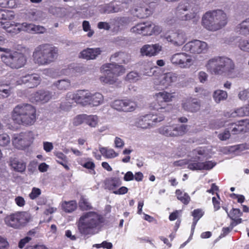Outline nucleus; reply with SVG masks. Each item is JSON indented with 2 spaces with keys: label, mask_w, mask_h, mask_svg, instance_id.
Returning <instances> with one entry per match:
<instances>
[{
  "label": "nucleus",
  "mask_w": 249,
  "mask_h": 249,
  "mask_svg": "<svg viewBox=\"0 0 249 249\" xmlns=\"http://www.w3.org/2000/svg\"><path fill=\"white\" fill-rule=\"evenodd\" d=\"M105 221V218L102 215L94 212H86L79 219L78 230L83 235H94L101 231Z\"/></svg>",
  "instance_id": "1"
},
{
  "label": "nucleus",
  "mask_w": 249,
  "mask_h": 249,
  "mask_svg": "<svg viewBox=\"0 0 249 249\" xmlns=\"http://www.w3.org/2000/svg\"><path fill=\"white\" fill-rule=\"evenodd\" d=\"M11 118L15 124L24 126L32 125L37 119L36 108L29 104L18 105L13 110Z\"/></svg>",
  "instance_id": "2"
},
{
  "label": "nucleus",
  "mask_w": 249,
  "mask_h": 249,
  "mask_svg": "<svg viewBox=\"0 0 249 249\" xmlns=\"http://www.w3.org/2000/svg\"><path fill=\"white\" fill-rule=\"evenodd\" d=\"M58 49L49 44L37 46L33 53L34 62L39 66H46L53 62L57 57Z\"/></svg>",
  "instance_id": "3"
},
{
  "label": "nucleus",
  "mask_w": 249,
  "mask_h": 249,
  "mask_svg": "<svg viewBox=\"0 0 249 249\" xmlns=\"http://www.w3.org/2000/svg\"><path fill=\"white\" fill-rule=\"evenodd\" d=\"M227 23V15L221 10L208 11L202 17V25L210 31H218L224 27Z\"/></svg>",
  "instance_id": "4"
},
{
  "label": "nucleus",
  "mask_w": 249,
  "mask_h": 249,
  "mask_svg": "<svg viewBox=\"0 0 249 249\" xmlns=\"http://www.w3.org/2000/svg\"><path fill=\"white\" fill-rule=\"evenodd\" d=\"M205 67L211 73H226L230 76L234 69V64L232 60L227 57L217 56L210 59Z\"/></svg>",
  "instance_id": "5"
},
{
  "label": "nucleus",
  "mask_w": 249,
  "mask_h": 249,
  "mask_svg": "<svg viewBox=\"0 0 249 249\" xmlns=\"http://www.w3.org/2000/svg\"><path fill=\"white\" fill-rule=\"evenodd\" d=\"M0 51L3 52L1 55L2 61L11 69H20L27 62L26 56L20 51L4 48H0Z\"/></svg>",
  "instance_id": "6"
},
{
  "label": "nucleus",
  "mask_w": 249,
  "mask_h": 249,
  "mask_svg": "<svg viewBox=\"0 0 249 249\" xmlns=\"http://www.w3.org/2000/svg\"><path fill=\"white\" fill-rule=\"evenodd\" d=\"M125 68L116 63H107L101 68L102 75L100 80L105 84H113L117 80V77L125 72Z\"/></svg>",
  "instance_id": "7"
},
{
  "label": "nucleus",
  "mask_w": 249,
  "mask_h": 249,
  "mask_svg": "<svg viewBox=\"0 0 249 249\" xmlns=\"http://www.w3.org/2000/svg\"><path fill=\"white\" fill-rule=\"evenodd\" d=\"M90 97V92L87 90H80L75 93L69 92L66 95V101L61 104L60 108L63 110L67 111L71 108L73 103L82 106L89 105Z\"/></svg>",
  "instance_id": "8"
},
{
  "label": "nucleus",
  "mask_w": 249,
  "mask_h": 249,
  "mask_svg": "<svg viewBox=\"0 0 249 249\" xmlns=\"http://www.w3.org/2000/svg\"><path fill=\"white\" fill-rule=\"evenodd\" d=\"M31 219V215L27 212H16L6 215L4 222L8 226L17 229L25 226Z\"/></svg>",
  "instance_id": "9"
},
{
  "label": "nucleus",
  "mask_w": 249,
  "mask_h": 249,
  "mask_svg": "<svg viewBox=\"0 0 249 249\" xmlns=\"http://www.w3.org/2000/svg\"><path fill=\"white\" fill-rule=\"evenodd\" d=\"M130 31L136 35L151 36L160 34L162 31V28L151 21H147L138 23L131 28Z\"/></svg>",
  "instance_id": "10"
},
{
  "label": "nucleus",
  "mask_w": 249,
  "mask_h": 249,
  "mask_svg": "<svg viewBox=\"0 0 249 249\" xmlns=\"http://www.w3.org/2000/svg\"><path fill=\"white\" fill-rule=\"evenodd\" d=\"M164 116L163 114H147L138 117L135 121V125L143 129H147L154 126V124L163 121Z\"/></svg>",
  "instance_id": "11"
},
{
  "label": "nucleus",
  "mask_w": 249,
  "mask_h": 249,
  "mask_svg": "<svg viewBox=\"0 0 249 249\" xmlns=\"http://www.w3.org/2000/svg\"><path fill=\"white\" fill-rule=\"evenodd\" d=\"M193 156L188 161V168L191 170H201L202 161L208 155L207 149L204 147H199L192 152Z\"/></svg>",
  "instance_id": "12"
},
{
  "label": "nucleus",
  "mask_w": 249,
  "mask_h": 249,
  "mask_svg": "<svg viewBox=\"0 0 249 249\" xmlns=\"http://www.w3.org/2000/svg\"><path fill=\"white\" fill-rule=\"evenodd\" d=\"M155 97L156 100L150 104V108L163 112L165 111V107L163 105V102L172 101L173 99L175 98V96L174 95V93L163 91L156 93Z\"/></svg>",
  "instance_id": "13"
},
{
  "label": "nucleus",
  "mask_w": 249,
  "mask_h": 249,
  "mask_svg": "<svg viewBox=\"0 0 249 249\" xmlns=\"http://www.w3.org/2000/svg\"><path fill=\"white\" fill-rule=\"evenodd\" d=\"M188 130V125L184 124L166 125L162 126L158 129V132L160 134L171 137L183 136L187 133Z\"/></svg>",
  "instance_id": "14"
},
{
  "label": "nucleus",
  "mask_w": 249,
  "mask_h": 249,
  "mask_svg": "<svg viewBox=\"0 0 249 249\" xmlns=\"http://www.w3.org/2000/svg\"><path fill=\"white\" fill-rule=\"evenodd\" d=\"M208 50L206 42L199 40H193L186 43L182 50L192 54H199L206 53Z\"/></svg>",
  "instance_id": "15"
},
{
  "label": "nucleus",
  "mask_w": 249,
  "mask_h": 249,
  "mask_svg": "<svg viewBox=\"0 0 249 249\" xmlns=\"http://www.w3.org/2000/svg\"><path fill=\"white\" fill-rule=\"evenodd\" d=\"M165 39L175 47L182 46L187 40V34L182 30H178L164 35Z\"/></svg>",
  "instance_id": "16"
},
{
  "label": "nucleus",
  "mask_w": 249,
  "mask_h": 249,
  "mask_svg": "<svg viewBox=\"0 0 249 249\" xmlns=\"http://www.w3.org/2000/svg\"><path fill=\"white\" fill-rule=\"evenodd\" d=\"M111 107L118 111L127 112L135 110L137 105L130 99L116 100L111 103Z\"/></svg>",
  "instance_id": "17"
},
{
  "label": "nucleus",
  "mask_w": 249,
  "mask_h": 249,
  "mask_svg": "<svg viewBox=\"0 0 249 249\" xmlns=\"http://www.w3.org/2000/svg\"><path fill=\"white\" fill-rule=\"evenodd\" d=\"M170 60L173 64L181 68H189L193 63L191 56L185 53L174 54L171 56Z\"/></svg>",
  "instance_id": "18"
},
{
  "label": "nucleus",
  "mask_w": 249,
  "mask_h": 249,
  "mask_svg": "<svg viewBox=\"0 0 249 249\" xmlns=\"http://www.w3.org/2000/svg\"><path fill=\"white\" fill-rule=\"evenodd\" d=\"M41 82V78L36 74H27L20 77L16 81V85L26 84L30 88H34L37 87Z\"/></svg>",
  "instance_id": "19"
},
{
  "label": "nucleus",
  "mask_w": 249,
  "mask_h": 249,
  "mask_svg": "<svg viewBox=\"0 0 249 249\" xmlns=\"http://www.w3.org/2000/svg\"><path fill=\"white\" fill-rule=\"evenodd\" d=\"M162 46L159 43L145 44L140 49V53L143 56L152 57L158 55L162 50Z\"/></svg>",
  "instance_id": "20"
},
{
  "label": "nucleus",
  "mask_w": 249,
  "mask_h": 249,
  "mask_svg": "<svg viewBox=\"0 0 249 249\" xmlns=\"http://www.w3.org/2000/svg\"><path fill=\"white\" fill-rule=\"evenodd\" d=\"M52 98V92L44 90H39L32 94L30 100L31 102L45 103L48 102Z\"/></svg>",
  "instance_id": "21"
},
{
  "label": "nucleus",
  "mask_w": 249,
  "mask_h": 249,
  "mask_svg": "<svg viewBox=\"0 0 249 249\" xmlns=\"http://www.w3.org/2000/svg\"><path fill=\"white\" fill-rule=\"evenodd\" d=\"M178 79L177 74L170 72L162 75L160 78V81H154L155 84L162 86L163 88H167L176 82Z\"/></svg>",
  "instance_id": "22"
},
{
  "label": "nucleus",
  "mask_w": 249,
  "mask_h": 249,
  "mask_svg": "<svg viewBox=\"0 0 249 249\" xmlns=\"http://www.w3.org/2000/svg\"><path fill=\"white\" fill-rule=\"evenodd\" d=\"M0 25L6 32L12 35H15L21 32L20 23L14 21H1Z\"/></svg>",
  "instance_id": "23"
},
{
  "label": "nucleus",
  "mask_w": 249,
  "mask_h": 249,
  "mask_svg": "<svg viewBox=\"0 0 249 249\" xmlns=\"http://www.w3.org/2000/svg\"><path fill=\"white\" fill-rule=\"evenodd\" d=\"M189 8V4L187 2H180L177 8V15L182 20H190L196 18V14L194 13H187L182 16L183 12L187 11Z\"/></svg>",
  "instance_id": "24"
},
{
  "label": "nucleus",
  "mask_w": 249,
  "mask_h": 249,
  "mask_svg": "<svg viewBox=\"0 0 249 249\" xmlns=\"http://www.w3.org/2000/svg\"><path fill=\"white\" fill-rule=\"evenodd\" d=\"M20 26L21 31H25L32 34H42L46 31L43 26L26 22L20 23Z\"/></svg>",
  "instance_id": "25"
},
{
  "label": "nucleus",
  "mask_w": 249,
  "mask_h": 249,
  "mask_svg": "<svg viewBox=\"0 0 249 249\" xmlns=\"http://www.w3.org/2000/svg\"><path fill=\"white\" fill-rule=\"evenodd\" d=\"M102 51L100 48H87L80 53V57L87 60H93L100 55Z\"/></svg>",
  "instance_id": "26"
},
{
  "label": "nucleus",
  "mask_w": 249,
  "mask_h": 249,
  "mask_svg": "<svg viewBox=\"0 0 249 249\" xmlns=\"http://www.w3.org/2000/svg\"><path fill=\"white\" fill-rule=\"evenodd\" d=\"M182 107L187 111L196 112L200 108V103L197 100L190 98L183 101Z\"/></svg>",
  "instance_id": "27"
},
{
  "label": "nucleus",
  "mask_w": 249,
  "mask_h": 249,
  "mask_svg": "<svg viewBox=\"0 0 249 249\" xmlns=\"http://www.w3.org/2000/svg\"><path fill=\"white\" fill-rule=\"evenodd\" d=\"M228 122H226L224 124H222L219 127L226 126L228 127V129L233 134H236L241 131H243L244 127H242L241 124L242 122L240 121L236 123L229 122L227 124Z\"/></svg>",
  "instance_id": "28"
},
{
  "label": "nucleus",
  "mask_w": 249,
  "mask_h": 249,
  "mask_svg": "<svg viewBox=\"0 0 249 249\" xmlns=\"http://www.w3.org/2000/svg\"><path fill=\"white\" fill-rule=\"evenodd\" d=\"M104 183L106 189L113 191L122 184V181L119 178L112 177L107 178Z\"/></svg>",
  "instance_id": "29"
},
{
  "label": "nucleus",
  "mask_w": 249,
  "mask_h": 249,
  "mask_svg": "<svg viewBox=\"0 0 249 249\" xmlns=\"http://www.w3.org/2000/svg\"><path fill=\"white\" fill-rule=\"evenodd\" d=\"M249 116V112L246 107L236 108L234 110H231L225 113L224 116L226 118H234L236 117H243Z\"/></svg>",
  "instance_id": "30"
},
{
  "label": "nucleus",
  "mask_w": 249,
  "mask_h": 249,
  "mask_svg": "<svg viewBox=\"0 0 249 249\" xmlns=\"http://www.w3.org/2000/svg\"><path fill=\"white\" fill-rule=\"evenodd\" d=\"M132 13L138 18H144L148 17L151 11L147 7L137 6L132 10Z\"/></svg>",
  "instance_id": "31"
},
{
  "label": "nucleus",
  "mask_w": 249,
  "mask_h": 249,
  "mask_svg": "<svg viewBox=\"0 0 249 249\" xmlns=\"http://www.w3.org/2000/svg\"><path fill=\"white\" fill-rule=\"evenodd\" d=\"M53 85L58 90L64 91L70 88L71 82L69 79H60L54 82Z\"/></svg>",
  "instance_id": "32"
},
{
  "label": "nucleus",
  "mask_w": 249,
  "mask_h": 249,
  "mask_svg": "<svg viewBox=\"0 0 249 249\" xmlns=\"http://www.w3.org/2000/svg\"><path fill=\"white\" fill-rule=\"evenodd\" d=\"M60 205L62 210L67 213L73 212L77 207V204L75 200L64 201L61 203Z\"/></svg>",
  "instance_id": "33"
},
{
  "label": "nucleus",
  "mask_w": 249,
  "mask_h": 249,
  "mask_svg": "<svg viewBox=\"0 0 249 249\" xmlns=\"http://www.w3.org/2000/svg\"><path fill=\"white\" fill-rule=\"evenodd\" d=\"M12 142L14 145L18 149L26 147L22 133L14 134L13 136Z\"/></svg>",
  "instance_id": "34"
},
{
  "label": "nucleus",
  "mask_w": 249,
  "mask_h": 249,
  "mask_svg": "<svg viewBox=\"0 0 249 249\" xmlns=\"http://www.w3.org/2000/svg\"><path fill=\"white\" fill-rule=\"evenodd\" d=\"M89 105L91 106H98L104 102V97L100 93H90V97L89 99Z\"/></svg>",
  "instance_id": "35"
},
{
  "label": "nucleus",
  "mask_w": 249,
  "mask_h": 249,
  "mask_svg": "<svg viewBox=\"0 0 249 249\" xmlns=\"http://www.w3.org/2000/svg\"><path fill=\"white\" fill-rule=\"evenodd\" d=\"M110 59L112 61H116L120 63L126 64L129 61V56L124 53L119 52L112 55Z\"/></svg>",
  "instance_id": "36"
},
{
  "label": "nucleus",
  "mask_w": 249,
  "mask_h": 249,
  "mask_svg": "<svg viewBox=\"0 0 249 249\" xmlns=\"http://www.w3.org/2000/svg\"><path fill=\"white\" fill-rule=\"evenodd\" d=\"M236 30L240 34L243 35H248L249 34V18L242 21L238 24Z\"/></svg>",
  "instance_id": "37"
},
{
  "label": "nucleus",
  "mask_w": 249,
  "mask_h": 249,
  "mask_svg": "<svg viewBox=\"0 0 249 249\" xmlns=\"http://www.w3.org/2000/svg\"><path fill=\"white\" fill-rule=\"evenodd\" d=\"M99 151L104 157L107 159H113L118 156V154L112 148L100 147Z\"/></svg>",
  "instance_id": "38"
},
{
  "label": "nucleus",
  "mask_w": 249,
  "mask_h": 249,
  "mask_svg": "<svg viewBox=\"0 0 249 249\" xmlns=\"http://www.w3.org/2000/svg\"><path fill=\"white\" fill-rule=\"evenodd\" d=\"M99 118L96 115H85V124L91 127H96L98 124Z\"/></svg>",
  "instance_id": "39"
},
{
  "label": "nucleus",
  "mask_w": 249,
  "mask_h": 249,
  "mask_svg": "<svg viewBox=\"0 0 249 249\" xmlns=\"http://www.w3.org/2000/svg\"><path fill=\"white\" fill-rule=\"evenodd\" d=\"M176 195L177 198L185 205H187L190 201L191 198L190 196L184 191L179 189L177 190Z\"/></svg>",
  "instance_id": "40"
},
{
  "label": "nucleus",
  "mask_w": 249,
  "mask_h": 249,
  "mask_svg": "<svg viewBox=\"0 0 249 249\" xmlns=\"http://www.w3.org/2000/svg\"><path fill=\"white\" fill-rule=\"evenodd\" d=\"M228 94L226 91L223 90L217 89L215 90L213 94V98L215 102L217 103L226 100L227 98Z\"/></svg>",
  "instance_id": "41"
},
{
  "label": "nucleus",
  "mask_w": 249,
  "mask_h": 249,
  "mask_svg": "<svg viewBox=\"0 0 249 249\" xmlns=\"http://www.w3.org/2000/svg\"><path fill=\"white\" fill-rule=\"evenodd\" d=\"M10 165L12 168L18 172H23L26 168V165L24 163L16 159H13L11 161Z\"/></svg>",
  "instance_id": "42"
},
{
  "label": "nucleus",
  "mask_w": 249,
  "mask_h": 249,
  "mask_svg": "<svg viewBox=\"0 0 249 249\" xmlns=\"http://www.w3.org/2000/svg\"><path fill=\"white\" fill-rule=\"evenodd\" d=\"M124 10L122 4L110 3L106 6V11L108 13H117Z\"/></svg>",
  "instance_id": "43"
},
{
  "label": "nucleus",
  "mask_w": 249,
  "mask_h": 249,
  "mask_svg": "<svg viewBox=\"0 0 249 249\" xmlns=\"http://www.w3.org/2000/svg\"><path fill=\"white\" fill-rule=\"evenodd\" d=\"M79 206L82 210H89L92 209V206L88 200L83 196L80 198Z\"/></svg>",
  "instance_id": "44"
},
{
  "label": "nucleus",
  "mask_w": 249,
  "mask_h": 249,
  "mask_svg": "<svg viewBox=\"0 0 249 249\" xmlns=\"http://www.w3.org/2000/svg\"><path fill=\"white\" fill-rule=\"evenodd\" d=\"M11 90L8 87L7 85L0 84V97L7 98L10 95Z\"/></svg>",
  "instance_id": "45"
},
{
  "label": "nucleus",
  "mask_w": 249,
  "mask_h": 249,
  "mask_svg": "<svg viewBox=\"0 0 249 249\" xmlns=\"http://www.w3.org/2000/svg\"><path fill=\"white\" fill-rule=\"evenodd\" d=\"M15 15L12 11H1L0 14V19H4L5 21H9L14 19Z\"/></svg>",
  "instance_id": "46"
},
{
  "label": "nucleus",
  "mask_w": 249,
  "mask_h": 249,
  "mask_svg": "<svg viewBox=\"0 0 249 249\" xmlns=\"http://www.w3.org/2000/svg\"><path fill=\"white\" fill-rule=\"evenodd\" d=\"M10 142V138L6 133L0 132V145L7 146Z\"/></svg>",
  "instance_id": "47"
},
{
  "label": "nucleus",
  "mask_w": 249,
  "mask_h": 249,
  "mask_svg": "<svg viewBox=\"0 0 249 249\" xmlns=\"http://www.w3.org/2000/svg\"><path fill=\"white\" fill-rule=\"evenodd\" d=\"M26 146H29L34 139V134L31 131L22 132Z\"/></svg>",
  "instance_id": "48"
},
{
  "label": "nucleus",
  "mask_w": 249,
  "mask_h": 249,
  "mask_svg": "<svg viewBox=\"0 0 249 249\" xmlns=\"http://www.w3.org/2000/svg\"><path fill=\"white\" fill-rule=\"evenodd\" d=\"M16 0H0V7L13 8L16 6Z\"/></svg>",
  "instance_id": "49"
},
{
  "label": "nucleus",
  "mask_w": 249,
  "mask_h": 249,
  "mask_svg": "<svg viewBox=\"0 0 249 249\" xmlns=\"http://www.w3.org/2000/svg\"><path fill=\"white\" fill-rule=\"evenodd\" d=\"M140 79V75L136 71H131L126 77V80L130 82H136Z\"/></svg>",
  "instance_id": "50"
},
{
  "label": "nucleus",
  "mask_w": 249,
  "mask_h": 249,
  "mask_svg": "<svg viewBox=\"0 0 249 249\" xmlns=\"http://www.w3.org/2000/svg\"><path fill=\"white\" fill-rule=\"evenodd\" d=\"M85 114H80L74 117L72 120V124L77 126L85 123Z\"/></svg>",
  "instance_id": "51"
},
{
  "label": "nucleus",
  "mask_w": 249,
  "mask_h": 249,
  "mask_svg": "<svg viewBox=\"0 0 249 249\" xmlns=\"http://www.w3.org/2000/svg\"><path fill=\"white\" fill-rule=\"evenodd\" d=\"M238 47L242 51L249 52V40L245 39H240Z\"/></svg>",
  "instance_id": "52"
},
{
  "label": "nucleus",
  "mask_w": 249,
  "mask_h": 249,
  "mask_svg": "<svg viewBox=\"0 0 249 249\" xmlns=\"http://www.w3.org/2000/svg\"><path fill=\"white\" fill-rule=\"evenodd\" d=\"M216 164V163L212 160L206 161L203 162L202 161V165L201 166V170H209L212 169Z\"/></svg>",
  "instance_id": "53"
},
{
  "label": "nucleus",
  "mask_w": 249,
  "mask_h": 249,
  "mask_svg": "<svg viewBox=\"0 0 249 249\" xmlns=\"http://www.w3.org/2000/svg\"><path fill=\"white\" fill-rule=\"evenodd\" d=\"M230 130L228 129V127L226 128V129L220 133L218 135L217 137L218 139L221 141H226L227 140L229 139L231 137V133L230 132Z\"/></svg>",
  "instance_id": "54"
},
{
  "label": "nucleus",
  "mask_w": 249,
  "mask_h": 249,
  "mask_svg": "<svg viewBox=\"0 0 249 249\" xmlns=\"http://www.w3.org/2000/svg\"><path fill=\"white\" fill-rule=\"evenodd\" d=\"M93 248H103L106 249H112L113 248L112 244L111 242L107 241H104L100 244H94L92 246Z\"/></svg>",
  "instance_id": "55"
},
{
  "label": "nucleus",
  "mask_w": 249,
  "mask_h": 249,
  "mask_svg": "<svg viewBox=\"0 0 249 249\" xmlns=\"http://www.w3.org/2000/svg\"><path fill=\"white\" fill-rule=\"evenodd\" d=\"M203 214L204 212L200 209H195L192 213V215L194 217L193 220L196 221H198Z\"/></svg>",
  "instance_id": "56"
},
{
  "label": "nucleus",
  "mask_w": 249,
  "mask_h": 249,
  "mask_svg": "<svg viewBox=\"0 0 249 249\" xmlns=\"http://www.w3.org/2000/svg\"><path fill=\"white\" fill-rule=\"evenodd\" d=\"M242 213L239 209H232V211L228 213L231 219L236 220L241 216Z\"/></svg>",
  "instance_id": "57"
},
{
  "label": "nucleus",
  "mask_w": 249,
  "mask_h": 249,
  "mask_svg": "<svg viewBox=\"0 0 249 249\" xmlns=\"http://www.w3.org/2000/svg\"><path fill=\"white\" fill-rule=\"evenodd\" d=\"M54 155L57 159L56 160L57 162L59 164H61V163H63L65 161H68V158L67 156L62 152H55Z\"/></svg>",
  "instance_id": "58"
},
{
  "label": "nucleus",
  "mask_w": 249,
  "mask_h": 249,
  "mask_svg": "<svg viewBox=\"0 0 249 249\" xmlns=\"http://www.w3.org/2000/svg\"><path fill=\"white\" fill-rule=\"evenodd\" d=\"M79 164L86 169L91 170L92 171H93L94 174H95V171L94 170L95 165L94 162L92 161L88 160L84 163H81L80 162H79Z\"/></svg>",
  "instance_id": "59"
},
{
  "label": "nucleus",
  "mask_w": 249,
  "mask_h": 249,
  "mask_svg": "<svg viewBox=\"0 0 249 249\" xmlns=\"http://www.w3.org/2000/svg\"><path fill=\"white\" fill-rule=\"evenodd\" d=\"M41 191L40 189L34 187L29 195V196L31 199L33 200L37 198L41 194Z\"/></svg>",
  "instance_id": "60"
},
{
  "label": "nucleus",
  "mask_w": 249,
  "mask_h": 249,
  "mask_svg": "<svg viewBox=\"0 0 249 249\" xmlns=\"http://www.w3.org/2000/svg\"><path fill=\"white\" fill-rule=\"evenodd\" d=\"M83 30L85 32H88V36L89 37H91L93 34V31L90 29V24L88 21H84L83 22Z\"/></svg>",
  "instance_id": "61"
},
{
  "label": "nucleus",
  "mask_w": 249,
  "mask_h": 249,
  "mask_svg": "<svg viewBox=\"0 0 249 249\" xmlns=\"http://www.w3.org/2000/svg\"><path fill=\"white\" fill-rule=\"evenodd\" d=\"M238 97L241 100H246L249 98V90L248 89H243L239 91Z\"/></svg>",
  "instance_id": "62"
},
{
  "label": "nucleus",
  "mask_w": 249,
  "mask_h": 249,
  "mask_svg": "<svg viewBox=\"0 0 249 249\" xmlns=\"http://www.w3.org/2000/svg\"><path fill=\"white\" fill-rule=\"evenodd\" d=\"M198 79L201 83H204L208 79V75L206 72L203 71H200L198 73Z\"/></svg>",
  "instance_id": "63"
},
{
  "label": "nucleus",
  "mask_w": 249,
  "mask_h": 249,
  "mask_svg": "<svg viewBox=\"0 0 249 249\" xmlns=\"http://www.w3.org/2000/svg\"><path fill=\"white\" fill-rule=\"evenodd\" d=\"M9 243L6 238L0 236V249H8Z\"/></svg>",
  "instance_id": "64"
}]
</instances>
